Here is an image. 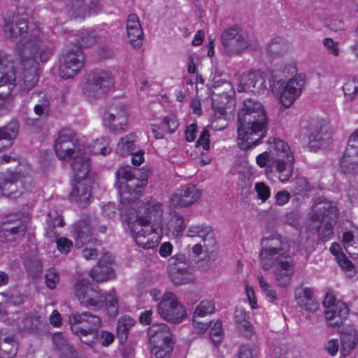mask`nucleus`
I'll use <instances>...</instances> for the list:
<instances>
[{
    "instance_id": "f257e3e1",
    "label": "nucleus",
    "mask_w": 358,
    "mask_h": 358,
    "mask_svg": "<svg viewBox=\"0 0 358 358\" xmlns=\"http://www.w3.org/2000/svg\"><path fill=\"white\" fill-rule=\"evenodd\" d=\"M148 169L120 168L116 172L115 186L122 205V215L131 236L138 246L152 249L158 245L163 234L171 238L180 236L186 225L183 217L173 210L166 221L163 220L164 205L153 197L143 200L139 193L148 184Z\"/></svg>"
},
{
    "instance_id": "f03ea898",
    "label": "nucleus",
    "mask_w": 358,
    "mask_h": 358,
    "mask_svg": "<svg viewBox=\"0 0 358 358\" xmlns=\"http://www.w3.org/2000/svg\"><path fill=\"white\" fill-rule=\"evenodd\" d=\"M54 150L57 157H85L89 155H109L113 148L106 138L96 139L87 145L85 141L76 138L73 130L66 127L59 131Z\"/></svg>"
},
{
    "instance_id": "7ed1b4c3",
    "label": "nucleus",
    "mask_w": 358,
    "mask_h": 358,
    "mask_svg": "<svg viewBox=\"0 0 358 358\" xmlns=\"http://www.w3.org/2000/svg\"><path fill=\"white\" fill-rule=\"evenodd\" d=\"M75 292L81 305L92 310L104 308L110 317L117 316L118 301L114 289L103 295L97 287L90 283L87 280L83 279L76 283Z\"/></svg>"
},
{
    "instance_id": "20e7f679",
    "label": "nucleus",
    "mask_w": 358,
    "mask_h": 358,
    "mask_svg": "<svg viewBox=\"0 0 358 358\" xmlns=\"http://www.w3.org/2000/svg\"><path fill=\"white\" fill-rule=\"evenodd\" d=\"M268 117L266 112L238 119V145L243 150L252 148L266 135Z\"/></svg>"
},
{
    "instance_id": "39448f33",
    "label": "nucleus",
    "mask_w": 358,
    "mask_h": 358,
    "mask_svg": "<svg viewBox=\"0 0 358 358\" xmlns=\"http://www.w3.org/2000/svg\"><path fill=\"white\" fill-rule=\"evenodd\" d=\"M71 166V184L73 189L69 199L81 206L89 203L92 180L90 176V158H64Z\"/></svg>"
},
{
    "instance_id": "423d86ee",
    "label": "nucleus",
    "mask_w": 358,
    "mask_h": 358,
    "mask_svg": "<svg viewBox=\"0 0 358 358\" xmlns=\"http://www.w3.org/2000/svg\"><path fill=\"white\" fill-rule=\"evenodd\" d=\"M338 215V209L331 202L324 198L317 199L310 212V218L313 222L321 221L322 225L317 229L316 224L310 229V232H318L320 238L324 241L329 240L333 236V223L336 222Z\"/></svg>"
},
{
    "instance_id": "0eeeda50",
    "label": "nucleus",
    "mask_w": 358,
    "mask_h": 358,
    "mask_svg": "<svg viewBox=\"0 0 358 358\" xmlns=\"http://www.w3.org/2000/svg\"><path fill=\"white\" fill-rule=\"evenodd\" d=\"M71 329L80 341L93 346L98 339V329L101 326L99 317L88 313H74L69 317Z\"/></svg>"
},
{
    "instance_id": "6e6552de",
    "label": "nucleus",
    "mask_w": 358,
    "mask_h": 358,
    "mask_svg": "<svg viewBox=\"0 0 358 358\" xmlns=\"http://www.w3.org/2000/svg\"><path fill=\"white\" fill-rule=\"evenodd\" d=\"M269 83L272 92L280 94V103L284 106L289 107L300 96L304 86V80L299 76L285 82L273 74L269 79Z\"/></svg>"
},
{
    "instance_id": "1a4fd4ad",
    "label": "nucleus",
    "mask_w": 358,
    "mask_h": 358,
    "mask_svg": "<svg viewBox=\"0 0 358 358\" xmlns=\"http://www.w3.org/2000/svg\"><path fill=\"white\" fill-rule=\"evenodd\" d=\"M114 86L113 75L106 71L90 72L83 88L85 96L90 101H95L108 93Z\"/></svg>"
},
{
    "instance_id": "9d476101",
    "label": "nucleus",
    "mask_w": 358,
    "mask_h": 358,
    "mask_svg": "<svg viewBox=\"0 0 358 358\" xmlns=\"http://www.w3.org/2000/svg\"><path fill=\"white\" fill-rule=\"evenodd\" d=\"M151 354L155 358H170L173 350L171 334L165 324L152 325L148 329Z\"/></svg>"
},
{
    "instance_id": "9b49d317",
    "label": "nucleus",
    "mask_w": 358,
    "mask_h": 358,
    "mask_svg": "<svg viewBox=\"0 0 358 358\" xmlns=\"http://www.w3.org/2000/svg\"><path fill=\"white\" fill-rule=\"evenodd\" d=\"M262 248L259 252V264L264 270L276 266L278 262L289 256L286 251L287 244L279 237L265 238L262 241Z\"/></svg>"
},
{
    "instance_id": "f8f14e48",
    "label": "nucleus",
    "mask_w": 358,
    "mask_h": 358,
    "mask_svg": "<svg viewBox=\"0 0 358 358\" xmlns=\"http://www.w3.org/2000/svg\"><path fill=\"white\" fill-rule=\"evenodd\" d=\"M308 143L306 149L316 152L326 148L331 141L332 130L328 120L312 119L309 125Z\"/></svg>"
},
{
    "instance_id": "ddd939ff",
    "label": "nucleus",
    "mask_w": 358,
    "mask_h": 358,
    "mask_svg": "<svg viewBox=\"0 0 358 358\" xmlns=\"http://www.w3.org/2000/svg\"><path fill=\"white\" fill-rule=\"evenodd\" d=\"M59 73L63 78L75 76L84 64V55L77 44L67 46L59 59Z\"/></svg>"
},
{
    "instance_id": "4468645a",
    "label": "nucleus",
    "mask_w": 358,
    "mask_h": 358,
    "mask_svg": "<svg viewBox=\"0 0 358 358\" xmlns=\"http://www.w3.org/2000/svg\"><path fill=\"white\" fill-rule=\"evenodd\" d=\"M157 311L162 318L173 323H180L186 317L185 306L172 292H166L157 306Z\"/></svg>"
},
{
    "instance_id": "2eb2a0df",
    "label": "nucleus",
    "mask_w": 358,
    "mask_h": 358,
    "mask_svg": "<svg viewBox=\"0 0 358 358\" xmlns=\"http://www.w3.org/2000/svg\"><path fill=\"white\" fill-rule=\"evenodd\" d=\"M221 39L224 50L228 55L239 54L250 45L248 33L237 25L224 31Z\"/></svg>"
},
{
    "instance_id": "dca6fc26",
    "label": "nucleus",
    "mask_w": 358,
    "mask_h": 358,
    "mask_svg": "<svg viewBox=\"0 0 358 358\" xmlns=\"http://www.w3.org/2000/svg\"><path fill=\"white\" fill-rule=\"evenodd\" d=\"M41 44L39 30L36 27L29 35L20 39L16 44L15 53L20 62L37 63V54L41 48Z\"/></svg>"
},
{
    "instance_id": "f3484780",
    "label": "nucleus",
    "mask_w": 358,
    "mask_h": 358,
    "mask_svg": "<svg viewBox=\"0 0 358 358\" xmlns=\"http://www.w3.org/2000/svg\"><path fill=\"white\" fill-rule=\"evenodd\" d=\"M169 274L171 282L176 285H182L194 279L186 262V257L182 254L176 255L169 259Z\"/></svg>"
},
{
    "instance_id": "a211bd4d",
    "label": "nucleus",
    "mask_w": 358,
    "mask_h": 358,
    "mask_svg": "<svg viewBox=\"0 0 358 358\" xmlns=\"http://www.w3.org/2000/svg\"><path fill=\"white\" fill-rule=\"evenodd\" d=\"M128 108L121 102L110 104L104 113V120L111 131L119 134L127 129L128 122Z\"/></svg>"
},
{
    "instance_id": "6ab92c4d",
    "label": "nucleus",
    "mask_w": 358,
    "mask_h": 358,
    "mask_svg": "<svg viewBox=\"0 0 358 358\" xmlns=\"http://www.w3.org/2000/svg\"><path fill=\"white\" fill-rule=\"evenodd\" d=\"M201 192L193 184H187L176 189L170 196V208H186L188 207L201 197Z\"/></svg>"
},
{
    "instance_id": "aec40b11",
    "label": "nucleus",
    "mask_w": 358,
    "mask_h": 358,
    "mask_svg": "<svg viewBox=\"0 0 358 358\" xmlns=\"http://www.w3.org/2000/svg\"><path fill=\"white\" fill-rule=\"evenodd\" d=\"M266 87V76L264 73L259 70H250L241 76L238 92L249 91L257 94L264 92Z\"/></svg>"
},
{
    "instance_id": "412c9836",
    "label": "nucleus",
    "mask_w": 358,
    "mask_h": 358,
    "mask_svg": "<svg viewBox=\"0 0 358 358\" xmlns=\"http://www.w3.org/2000/svg\"><path fill=\"white\" fill-rule=\"evenodd\" d=\"M23 69L17 80L16 79V86L21 94L27 93L35 87L38 81V68L37 63L21 62Z\"/></svg>"
},
{
    "instance_id": "4be33fe9",
    "label": "nucleus",
    "mask_w": 358,
    "mask_h": 358,
    "mask_svg": "<svg viewBox=\"0 0 358 358\" xmlns=\"http://www.w3.org/2000/svg\"><path fill=\"white\" fill-rule=\"evenodd\" d=\"M323 305L325 308L324 315L327 320H332L338 318L334 323L339 325L343 320L347 317L349 309L347 305L341 301H336L335 297L331 294H327Z\"/></svg>"
},
{
    "instance_id": "5701e85b",
    "label": "nucleus",
    "mask_w": 358,
    "mask_h": 358,
    "mask_svg": "<svg viewBox=\"0 0 358 358\" xmlns=\"http://www.w3.org/2000/svg\"><path fill=\"white\" fill-rule=\"evenodd\" d=\"M113 264V257L109 253L103 254L98 264L91 271V278L96 282L111 279L114 276Z\"/></svg>"
},
{
    "instance_id": "b1692460",
    "label": "nucleus",
    "mask_w": 358,
    "mask_h": 358,
    "mask_svg": "<svg viewBox=\"0 0 358 358\" xmlns=\"http://www.w3.org/2000/svg\"><path fill=\"white\" fill-rule=\"evenodd\" d=\"M15 215L4 217L0 223V241L2 242L15 241L23 236L27 228V224L21 223L17 226H11Z\"/></svg>"
},
{
    "instance_id": "393cba45",
    "label": "nucleus",
    "mask_w": 358,
    "mask_h": 358,
    "mask_svg": "<svg viewBox=\"0 0 358 358\" xmlns=\"http://www.w3.org/2000/svg\"><path fill=\"white\" fill-rule=\"evenodd\" d=\"M294 272L293 260L289 255L284 259H280L274 268L273 275L280 285L286 286L289 284Z\"/></svg>"
},
{
    "instance_id": "a878e982",
    "label": "nucleus",
    "mask_w": 358,
    "mask_h": 358,
    "mask_svg": "<svg viewBox=\"0 0 358 358\" xmlns=\"http://www.w3.org/2000/svg\"><path fill=\"white\" fill-rule=\"evenodd\" d=\"M136 136L130 134L122 138L116 147V154L120 157H126L131 155V157H143L145 152L139 146L135 144Z\"/></svg>"
},
{
    "instance_id": "bb28decb",
    "label": "nucleus",
    "mask_w": 358,
    "mask_h": 358,
    "mask_svg": "<svg viewBox=\"0 0 358 358\" xmlns=\"http://www.w3.org/2000/svg\"><path fill=\"white\" fill-rule=\"evenodd\" d=\"M28 29V22L24 16L16 15L5 20L4 31L8 38H17Z\"/></svg>"
},
{
    "instance_id": "cd10ccee",
    "label": "nucleus",
    "mask_w": 358,
    "mask_h": 358,
    "mask_svg": "<svg viewBox=\"0 0 358 358\" xmlns=\"http://www.w3.org/2000/svg\"><path fill=\"white\" fill-rule=\"evenodd\" d=\"M127 36L130 44L134 48H139L143 43V32L138 16L129 15L127 20Z\"/></svg>"
},
{
    "instance_id": "c85d7f7f",
    "label": "nucleus",
    "mask_w": 358,
    "mask_h": 358,
    "mask_svg": "<svg viewBox=\"0 0 358 358\" xmlns=\"http://www.w3.org/2000/svg\"><path fill=\"white\" fill-rule=\"evenodd\" d=\"M297 303L306 310L311 313L316 312L320 308L319 302L315 299L314 292L311 288H303L296 292Z\"/></svg>"
},
{
    "instance_id": "c756f323",
    "label": "nucleus",
    "mask_w": 358,
    "mask_h": 358,
    "mask_svg": "<svg viewBox=\"0 0 358 358\" xmlns=\"http://www.w3.org/2000/svg\"><path fill=\"white\" fill-rule=\"evenodd\" d=\"M232 101L226 94H214L212 97V108L217 118L225 117L227 113L232 109Z\"/></svg>"
},
{
    "instance_id": "7c9ffc66",
    "label": "nucleus",
    "mask_w": 358,
    "mask_h": 358,
    "mask_svg": "<svg viewBox=\"0 0 358 358\" xmlns=\"http://www.w3.org/2000/svg\"><path fill=\"white\" fill-rule=\"evenodd\" d=\"M73 238L78 248L92 241V229L87 220H80L74 225Z\"/></svg>"
},
{
    "instance_id": "2f4dec72",
    "label": "nucleus",
    "mask_w": 358,
    "mask_h": 358,
    "mask_svg": "<svg viewBox=\"0 0 358 358\" xmlns=\"http://www.w3.org/2000/svg\"><path fill=\"white\" fill-rule=\"evenodd\" d=\"M18 131V123L15 121L0 128V152L12 145L13 140L17 136Z\"/></svg>"
},
{
    "instance_id": "473e14b6",
    "label": "nucleus",
    "mask_w": 358,
    "mask_h": 358,
    "mask_svg": "<svg viewBox=\"0 0 358 358\" xmlns=\"http://www.w3.org/2000/svg\"><path fill=\"white\" fill-rule=\"evenodd\" d=\"M358 339L356 330L352 327H348L341 332V354L348 356L355 348Z\"/></svg>"
},
{
    "instance_id": "72a5a7b5",
    "label": "nucleus",
    "mask_w": 358,
    "mask_h": 358,
    "mask_svg": "<svg viewBox=\"0 0 358 358\" xmlns=\"http://www.w3.org/2000/svg\"><path fill=\"white\" fill-rule=\"evenodd\" d=\"M52 341L55 350L60 353L61 358H77L74 348L61 333L54 334Z\"/></svg>"
},
{
    "instance_id": "f704fd0d",
    "label": "nucleus",
    "mask_w": 358,
    "mask_h": 358,
    "mask_svg": "<svg viewBox=\"0 0 358 358\" xmlns=\"http://www.w3.org/2000/svg\"><path fill=\"white\" fill-rule=\"evenodd\" d=\"M34 110L36 115L40 118L34 120H29L27 122L28 125L41 129L45 124V119L48 115L50 110L49 101L46 99L40 100L38 103L34 106Z\"/></svg>"
},
{
    "instance_id": "c9c22d12",
    "label": "nucleus",
    "mask_w": 358,
    "mask_h": 358,
    "mask_svg": "<svg viewBox=\"0 0 358 358\" xmlns=\"http://www.w3.org/2000/svg\"><path fill=\"white\" fill-rule=\"evenodd\" d=\"M342 243L346 252L352 258L358 257V231L345 232L343 235Z\"/></svg>"
},
{
    "instance_id": "e433bc0d",
    "label": "nucleus",
    "mask_w": 358,
    "mask_h": 358,
    "mask_svg": "<svg viewBox=\"0 0 358 358\" xmlns=\"http://www.w3.org/2000/svg\"><path fill=\"white\" fill-rule=\"evenodd\" d=\"M257 112H266L262 104L256 99H246L238 113V119L247 117L249 115H256Z\"/></svg>"
},
{
    "instance_id": "4c0bfd02",
    "label": "nucleus",
    "mask_w": 358,
    "mask_h": 358,
    "mask_svg": "<svg viewBox=\"0 0 358 358\" xmlns=\"http://www.w3.org/2000/svg\"><path fill=\"white\" fill-rule=\"evenodd\" d=\"M248 316L245 311L241 308H237L234 313L235 322L240 332L245 336L251 335L252 327L248 320Z\"/></svg>"
},
{
    "instance_id": "58836bf2",
    "label": "nucleus",
    "mask_w": 358,
    "mask_h": 358,
    "mask_svg": "<svg viewBox=\"0 0 358 358\" xmlns=\"http://www.w3.org/2000/svg\"><path fill=\"white\" fill-rule=\"evenodd\" d=\"M135 324V320L129 316L124 315L120 317L117 325V336L121 342L126 341L129 331Z\"/></svg>"
},
{
    "instance_id": "ea45409f",
    "label": "nucleus",
    "mask_w": 358,
    "mask_h": 358,
    "mask_svg": "<svg viewBox=\"0 0 358 358\" xmlns=\"http://www.w3.org/2000/svg\"><path fill=\"white\" fill-rule=\"evenodd\" d=\"M330 252L335 257L339 266L345 271H350L353 269L352 263L346 257L342 252L341 245L337 243H332Z\"/></svg>"
},
{
    "instance_id": "a19ab883",
    "label": "nucleus",
    "mask_w": 358,
    "mask_h": 358,
    "mask_svg": "<svg viewBox=\"0 0 358 358\" xmlns=\"http://www.w3.org/2000/svg\"><path fill=\"white\" fill-rule=\"evenodd\" d=\"M288 50V43L282 37H276L268 44L267 51L272 56H278Z\"/></svg>"
},
{
    "instance_id": "79ce46f5",
    "label": "nucleus",
    "mask_w": 358,
    "mask_h": 358,
    "mask_svg": "<svg viewBox=\"0 0 358 358\" xmlns=\"http://www.w3.org/2000/svg\"><path fill=\"white\" fill-rule=\"evenodd\" d=\"M97 34L94 30L85 29L78 34L77 41L80 47H90L96 43Z\"/></svg>"
},
{
    "instance_id": "37998d69",
    "label": "nucleus",
    "mask_w": 358,
    "mask_h": 358,
    "mask_svg": "<svg viewBox=\"0 0 358 358\" xmlns=\"http://www.w3.org/2000/svg\"><path fill=\"white\" fill-rule=\"evenodd\" d=\"M215 310V304L212 300H203L196 306L193 317H203L207 315L212 314Z\"/></svg>"
},
{
    "instance_id": "c03bdc74",
    "label": "nucleus",
    "mask_w": 358,
    "mask_h": 358,
    "mask_svg": "<svg viewBox=\"0 0 358 358\" xmlns=\"http://www.w3.org/2000/svg\"><path fill=\"white\" fill-rule=\"evenodd\" d=\"M14 65L13 63L8 59L5 55L0 51V75L2 78L3 76H8V79L14 76Z\"/></svg>"
},
{
    "instance_id": "a18cd8bd",
    "label": "nucleus",
    "mask_w": 358,
    "mask_h": 358,
    "mask_svg": "<svg viewBox=\"0 0 358 358\" xmlns=\"http://www.w3.org/2000/svg\"><path fill=\"white\" fill-rule=\"evenodd\" d=\"M271 147L275 150V155L278 156L291 157L294 154L289 145L279 138H275L273 143H271Z\"/></svg>"
},
{
    "instance_id": "49530a36",
    "label": "nucleus",
    "mask_w": 358,
    "mask_h": 358,
    "mask_svg": "<svg viewBox=\"0 0 358 358\" xmlns=\"http://www.w3.org/2000/svg\"><path fill=\"white\" fill-rule=\"evenodd\" d=\"M358 156V129L349 137L348 145L343 157Z\"/></svg>"
},
{
    "instance_id": "de8ad7c7",
    "label": "nucleus",
    "mask_w": 358,
    "mask_h": 358,
    "mask_svg": "<svg viewBox=\"0 0 358 358\" xmlns=\"http://www.w3.org/2000/svg\"><path fill=\"white\" fill-rule=\"evenodd\" d=\"M203 242V248L205 252L210 257V255L213 253L217 250V242L215 235L211 228H209V231L206 233L202 238Z\"/></svg>"
},
{
    "instance_id": "09e8293b",
    "label": "nucleus",
    "mask_w": 358,
    "mask_h": 358,
    "mask_svg": "<svg viewBox=\"0 0 358 358\" xmlns=\"http://www.w3.org/2000/svg\"><path fill=\"white\" fill-rule=\"evenodd\" d=\"M343 91L346 97L353 99L358 93V81L355 78L347 80L343 86Z\"/></svg>"
},
{
    "instance_id": "8fccbe9b",
    "label": "nucleus",
    "mask_w": 358,
    "mask_h": 358,
    "mask_svg": "<svg viewBox=\"0 0 358 358\" xmlns=\"http://www.w3.org/2000/svg\"><path fill=\"white\" fill-rule=\"evenodd\" d=\"M257 281L262 291L266 294L268 299L271 302L276 301L278 297L275 291L272 288L271 285L265 280L264 278L259 275L257 276Z\"/></svg>"
},
{
    "instance_id": "3c124183",
    "label": "nucleus",
    "mask_w": 358,
    "mask_h": 358,
    "mask_svg": "<svg viewBox=\"0 0 358 358\" xmlns=\"http://www.w3.org/2000/svg\"><path fill=\"white\" fill-rule=\"evenodd\" d=\"M210 338L215 345L220 344L222 341V324L216 321L210 329Z\"/></svg>"
},
{
    "instance_id": "603ef678",
    "label": "nucleus",
    "mask_w": 358,
    "mask_h": 358,
    "mask_svg": "<svg viewBox=\"0 0 358 358\" xmlns=\"http://www.w3.org/2000/svg\"><path fill=\"white\" fill-rule=\"evenodd\" d=\"M85 0H72V15H73L75 18H83L85 17Z\"/></svg>"
},
{
    "instance_id": "864d4df0",
    "label": "nucleus",
    "mask_w": 358,
    "mask_h": 358,
    "mask_svg": "<svg viewBox=\"0 0 358 358\" xmlns=\"http://www.w3.org/2000/svg\"><path fill=\"white\" fill-rule=\"evenodd\" d=\"M276 168L279 172V179L280 181L287 182L291 176V169L287 167L283 159L278 160Z\"/></svg>"
},
{
    "instance_id": "5fc2aeb1",
    "label": "nucleus",
    "mask_w": 358,
    "mask_h": 358,
    "mask_svg": "<svg viewBox=\"0 0 358 358\" xmlns=\"http://www.w3.org/2000/svg\"><path fill=\"white\" fill-rule=\"evenodd\" d=\"M210 227L201 224L192 225L188 228L187 236L189 237H200L204 236L209 231Z\"/></svg>"
},
{
    "instance_id": "6e6d98bb",
    "label": "nucleus",
    "mask_w": 358,
    "mask_h": 358,
    "mask_svg": "<svg viewBox=\"0 0 358 358\" xmlns=\"http://www.w3.org/2000/svg\"><path fill=\"white\" fill-rule=\"evenodd\" d=\"M48 228H47V234L49 236H52V229H54L56 227H63L64 226V220L62 217L58 215L55 214V216H52L51 213H48Z\"/></svg>"
},
{
    "instance_id": "4d7b16f0",
    "label": "nucleus",
    "mask_w": 358,
    "mask_h": 358,
    "mask_svg": "<svg viewBox=\"0 0 358 358\" xmlns=\"http://www.w3.org/2000/svg\"><path fill=\"white\" fill-rule=\"evenodd\" d=\"M255 189L257 193L258 199H261L262 201H266L270 197V188L264 182H257L255 186Z\"/></svg>"
},
{
    "instance_id": "13d9d810",
    "label": "nucleus",
    "mask_w": 358,
    "mask_h": 358,
    "mask_svg": "<svg viewBox=\"0 0 358 358\" xmlns=\"http://www.w3.org/2000/svg\"><path fill=\"white\" fill-rule=\"evenodd\" d=\"M23 329L28 331H34L38 328L41 322V317L39 316L27 317L23 320Z\"/></svg>"
},
{
    "instance_id": "bf43d9fd",
    "label": "nucleus",
    "mask_w": 358,
    "mask_h": 358,
    "mask_svg": "<svg viewBox=\"0 0 358 358\" xmlns=\"http://www.w3.org/2000/svg\"><path fill=\"white\" fill-rule=\"evenodd\" d=\"M56 243L57 248L62 254L69 253L73 248V242L66 237L59 238Z\"/></svg>"
},
{
    "instance_id": "052dcab7",
    "label": "nucleus",
    "mask_w": 358,
    "mask_h": 358,
    "mask_svg": "<svg viewBox=\"0 0 358 358\" xmlns=\"http://www.w3.org/2000/svg\"><path fill=\"white\" fill-rule=\"evenodd\" d=\"M2 298L1 302L8 303H13L15 305H20L24 302V297L17 293L15 291V294L12 293L8 296V294H6L4 293L1 294Z\"/></svg>"
},
{
    "instance_id": "680f3d73",
    "label": "nucleus",
    "mask_w": 358,
    "mask_h": 358,
    "mask_svg": "<svg viewBox=\"0 0 358 358\" xmlns=\"http://www.w3.org/2000/svg\"><path fill=\"white\" fill-rule=\"evenodd\" d=\"M59 275L56 271L53 268L50 269L45 274V283L48 288L54 289L59 282Z\"/></svg>"
},
{
    "instance_id": "e2e57ef3",
    "label": "nucleus",
    "mask_w": 358,
    "mask_h": 358,
    "mask_svg": "<svg viewBox=\"0 0 358 358\" xmlns=\"http://www.w3.org/2000/svg\"><path fill=\"white\" fill-rule=\"evenodd\" d=\"M164 124L167 128L169 133H173L178 127L179 122L173 115L166 116L164 119Z\"/></svg>"
},
{
    "instance_id": "0e129e2a",
    "label": "nucleus",
    "mask_w": 358,
    "mask_h": 358,
    "mask_svg": "<svg viewBox=\"0 0 358 358\" xmlns=\"http://www.w3.org/2000/svg\"><path fill=\"white\" fill-rule=\"evenodd\" d=\"M245 292L251 308H257L258 303L253 287L247 284L245 286Z\"/></svg>"
},
{
    "instance_id": "69168bd1",
    "label": "nucleus",
    "mask_w": 358,
    "mask_h": 358,
    "mask_svg": "<svg viewBox=\"0 0 358 358\" xmlns=\"http://www.w3.org/2000/svg\"><path fill=\"white\" fill-rule=\"evenodd\" d=\"M209 137L210 135L208 131L204 129L201 133L198 141H196V146H202L203 150H208L210 147Z\"/></svg>"
},
{
    "instance_id": "338daca9",
    "label": "nucleus",
    "mask_w": 358,
    "mask_h": 358,
    "mask_svg": "<svg viewBox=\"0 0 358 358\" xmlns=\"http://www.w3.org/2000/svg\"><path fill=\"white\" fill-rule=\"evenodd\" d=\"M101 343L103 347H108L112 344L115 340V336L113 333L103 330L99 335Z\"/></svg>"
},
{
    "instance_id": "774afa93",
    "label": "nucleus",
    "mask_w": 358,
    "mask_h": 358,
    "mask_svg": "<svg viewBox=\"0 0 358 358\" xmlns=\"http://www.w3.org/2000/svg\"><path fill=\"white\" fill-rule=\"evenodd\" d=\"M52 53L53 50L52 48L41 45V48L37 54V60L39 59L42 62H45L52 55Z\"/></svg>"
}]
</instances>
